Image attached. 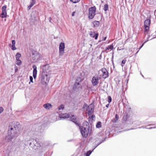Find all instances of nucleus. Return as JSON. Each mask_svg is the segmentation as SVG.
<instances>
[{"instance_id":"10","label":"nucleus","mask_w":156,"mask_h":156,"mask_svg":"<svg viewBox=\"0 0 156 156\" xmlns=\"http://www.w3.org/2000/svg\"><path fill=\"white\" fill-rule=\"evenodd\" d=\"M81 89V86L80 85V83L76 80L73 86V90L74 91L77 92L80 90Z\"/></svg>"},{"instance_id":"30","label":"nucleus","mask_w":156,"mask_h":156,"mask_svg":"<svg viewBox=\"0 0 156 156\" xmlns=\"http://www.w3.org/2000/svg\"><path fill=\"white\" fill-rule=\"evenodd\" d=\"M70 1L73 3H76L78 2L80 0H70Z\"/></svg>"},{"instance_id":"5","label":"nucleus","mask_w":156,"mask_h":156,"mask_svg":"<svg viewBox=\"0 0 156 156\" xmlns=\"http://www.w3.org/2000/svg\"><path fill=\"white\" fill-rule=\"evenodd\" d=\"M83 108L84 110L86 109L87 111L88 115L90 116L94 112V107L92 105H90L88 106L87 104H84Z\"/></svg>"},{"instance_id":"14","label":"nucleus","mask_w":156,"mask_h":156,"mask_svg":"<svg viewBox=\"0 0 156 156\" xmlns=\"http://www.w3.org/2000/svg\"><path fill=\"white\" fill-rule=\"evenodd\" d=\"M32 67L33 69V76L34 79H35L37 77V67L36 66L34 65Z\"/></svg>"},{"instance_id":"6","label":"nucleus","mask_w":156,"mask_h":156,"mask_svg":"<svg viewBox=\"0 0 156 156\" xmlns=\"http://www.w3.org/2000/svg\"><path fill=\"white\" fill-rule=\"evenodd\" d=\"M98 73L99 78L102 77L103 78L105 79L108 76V73L105 68H102L101 70L99 71Z\"/></svg>"},{"instance_id":"40","label":"nucleus","mask_w":156,"mask_h":156,"mask_svg":"<svg viewBox=\"0 0 156 156\" xmlns=\"http://www.w3.org/2000/svg\"><path fill=\"white\" fill-rule=\"evenodd\" d=\"M129 111L130 112V109H131V108H129Z\"/></svg>"},{"instance_id":"34","label":"nucleus","mask_w":156,"mask_h":156,"mask_svg":"<svg viewBox=\"0 0 156 156\" xmlns=\"http://www.w3.org/2000/svg\"><path fill=\"white\" fill-rule=\"evenodd\" d=\"M123 119L124 120H125V121L127 119V117L126 116V115L124 116L123 117Z\"/></svg>"},{"instance_id":"36","label":"nucleus","mask_w":156,"mask_h":156,"mask_svg":"<svg viewBox=\"0 0 156 156\" xmlns=\"http://www.w3.org/2000/svg\"><path fill=\"white\" fill-rule=\"evenodd\" d=\"M146 42V41H145L143 44H142V45L140 47V48H141L144 45V44Z\"/></svg>"},{"instance_id":"8","label":"nucleus","mask_w":156,"mask_h":156,"mask_svg":"<svg viewBox=\"0 0 156 156\" xmlns=\"http://www.w3.org/2000/svg\"><path fill=\"white\" fill-rule=\"evenodd\" d=\"M96 8L95 6H93L89 9V18L90 19H92L95 15Z\"/></svg>"},{"instance_id":"24","label":"nucleus","mask_w":156,"mask_h":156,"mask_svg":"<svg viewBox=\"0 0 156 156\" xmlns=\"http://www.w3.org/2000/svg\"><path fill=\"white\" fill-rule=\"evenodd\" d=\"M93 24L94 27L98 26L99 24V22L98 21H94L93 22Z\"/></svg>"},{"instance_id":"35","label":"nucleus","mask_w":156,"mask_h":156,"mask_svg":"<svg viewBox=\"0 0 156 156\" xmlns=\"http://www.w3.org/2000/svg\"><path fill=\"white\" fill-rule=\"evenodd\" d=\"M18 71V69L17 67H15V72H16Z\"/></svg>"},{"instance_id":"12","label":"nucleus","mask_w":156,"mask_h":156,"mask_svg":"<svg viewBox=\"0 0 156 156\" xmlns=\"http://www.w3.org/2000/svg\"><path fill=\"white\" fill-rule=\"evenodd\" d=\"M65 48V44L63 42L60 43L59 47V54L61 55H62L64 53Z\"/></svg>"},{"instance_id":"33","label":"nucleus","mask_w":156,"mask_h":156,"mask_svg":"<svg viewBox=\"0 0 156 156\" xmlns=\"http://www.w3.org/2000/svg\"><path fill=\"white\" fill-rule=\"evenodd\" d=\"M3 111V108L2 107H0V114Z\"/></svg>"},{"instance_id":"4","label":"nucleus","mask_w":156,"mask_h":156,"mask_svg":"<svg viewBox=\"0 0 156 156\" xmlns=\"http://www.w3.org/2000/svg\"><path fill=\"white\" fill-rule=\"evenodd\" d=\"M42 58V55L37 51L32 53V60L33 62H36L41 59Z\"/></svg>"},{"instance_id":"22","label":"nucleus","mask_w":156,"mask_h":156,"mask_svg":"<svg viewBox=\"0 0 156 156\" xmlns=\"http://www.w3.org/2000/svg\"><path fill=\"white\" fill-rule=\"evenodd\" d=\"M21 55L19 52H17L16 55V60L20 59V58L21 57Z\"/></svg>"},{"instance_id":"42","label":"nucleus","mask_w":156,"mask_h":156,"mask_svg":"<svg viewBox=\"0 0 156 156\" xmlns=\"http://www.w3.org/2000/svg\"><path fill=\"white\" fill-rule=\"evenodd\" d=\"M9 46H11V44H9Z\"/></svg>"},{"instance_id":"43","label":"nucleus","mask_w":156,"mask_h":156,"mask_svg":"<svg viewBox=\"0 0 156 156\" xmlns=\"http://www.w3.org/2000/svg\"><path fill=\"white\" fill-rule=\"evenodd\" d=\"M30 144H31V143H30Z\"/></svg>"},{"instance_id":"11","label":"nucleus","mask_w":156,"mask_h":156,"mask_svg":"<svg viewBox=\"0 0 156 156\" xmlns=\"http://www.w3.org/2000/svg\"><path fill=\"white\" fill-rule=\"evenodd\" d=\"M101 78H99L98 75L97 76H94L92 79L91 83L92 85L93 86H95L97 85L99 82V79H100Z\"/></svg>"},{"instance_id":"39","label":"nucleus","mask_w":156,"mask_h":156,"mask_svg":"<svg viewBox=\"0 0 156 156\" xmlns=\"http://www.w3.org/2000/svg\"><path fill=\"white\" fill-rule=\"evenodd\" d=\"M74 16V12H73L72 13V16Z\"/></svg>"},{"instance_id":"20","label":"nucleus","mask_w":156,"mask_h":156,"mask_svg":"<svg viewBox=\"0 0 156 156\" xmlns=\"http://www.w3.org/2000/svg\"><path fill=\"white\" fill-rule=\"evenodd\" d=\"M113 49V44H111L110 45L108 46L105 48V50H112Z\"/></svg>"},{"instance_id":"29","label":"nucleus","mask_w":156,"mask_h":156,"mask_svg":"<svg viewBox=\"0 0 156 156\" xmlns=\"http://www.w3.org/2000/svg\"><path fill=\"white\" fill-rule=\"evenodd\" d=\"M92 151H89L87 152L86 156H89L91 153Z\"/></svg>"},{"instance_id":"1","label":"nucleus","mask_w":156,"mask_h":156,"mask_svg":"<svg viewBox=\"0 0 156 156\" xmlns=\"http://www.w3.org/2000/svg\"><path fill=\"white\" fill-rule=\"evenodd\" d=\"M20 126L19 123L17 122L9 126L8 135L6 136L5 138L7 142H9L12 139L16 138L18 136Z\"/></svg>"},{"instance_id":"17","label":"nucleus","mask_w":156,"mask_h":156,"mask_svg":"<svg viewBox=\"0 0 156 156\" xmlns=\"http://www.w3.org/2000/svg\"><path fill=\"white\" fill-rule=\"evenodd\" d=\"M12 44L11 46V48L12 50L14 51L16 50L17 48L15 47L16 42L14 40H12Z\"/></svg>"},{"instance_id":"28","label":"nucleus","mask_w":156,"mask_h":156,"mask_svg":"<svg viewBox=\"0 0 156 156\" xmlns=\"http://www.w3.org/2000/svg\"><path fill=\"white\" fill-rule=\"evenodd\" d=\"M126 60L125 59H123L122 61V64H121V66H123V65L122 64H125L126 63Z\"/></svg>"},{"instance_id":"37","label":"nucleus","mask_w":156,"mask_h":156,"mask_svg":"<svg viewBox=\"0 0 156 156\" xmlns=\"http://www.w3.org/2000/svg\"><path fill=\"white\" fill-rule=\"evenodd\" d=\"M91 117H92V119H93V118H95V116L94 115H92L91 116Z\"/></svg>"},{"instance_id":"15","label":"nucleus","mask_w":156,"mask_h":156,"mask_svg":"<svg viewBox=\"0 0 156 156\" xmlns=\"http://www.w3.org/2000/svg\"><path fill=\"white\" fill-rule=\"evenodd\" d=\"M43 107L47 110H49L52 107L51 104L49 103H47L43 105Z\"/></svg>"},{"instance_id":"32","label":"nucleus","mask_w":156,"mask_h":156,"mask_svg":"<svg viewBox=\"0 0 156 156\" xmlns=\"http://www.w3.org/2000/svg\"><path fill=\"white\" fill-rule=\"evenodd\" d=\"M30 82L33 83V78L32 76H30Z\"/></svg>"},{"instance_id":"9","label":"nucleus","mask_w":156,"mask_h":156,"mask_svg":"<svg viewBox=\"0 0 156 156\" xmlns=\"http://www.w3.org/2000/svg\"><path fill=\"white\" fill-rule=\"evenodd\" d=\"M50 76L49 74L43 73L42 76L41 81L43 84H46L49 80Z\"/></svg>"},{"instance_id":"16","label":"nucleus","mask_w":156,"mask_h":156,"mask_svg":"<svg viewBox=\"0 0 156 156\" xmlns=\"http://www.w3.org/2000/svg\"><path fill=\"white\" fill-rule=\"evenodd\" d=\"M90 36L91 37L94 38L96 40L98 37V34H95L94 32H91L90 34Z\"/></svg>"},{"instance_id":"41","label":"nucleus","mask_w":156,"mask_h":156,"mask_svg":"<svg viewBox=\"0 0 156 156\" xmlns=\"http://www.w3.org/2000/svg\"><path fill=\"white\" fill-rule=\"evenodd\" d=\"M108 105H109L108 104L107 105H106V106L107 107H108Z\"/></svg>"},{"instance_id":"7","label":"nucleus","mask_w":156,"mask_h":156,"mask_svg":"<svg viewBox=\"0 0 156 156\" xmlns=\"http://www.w3.org/2000/svg\"><path fill=\"white\" fill-rule=\"evenodd\" d=\"M151 24V20L149 19L146 20L144 22V33L148 34Z\"/></svg>"},{"instance_id":"38","label":"nucleus","mask_w":156,"mask_h":156,"mask_svg":"<svg viewBox=\"0 0 156 156\" xmlns=\"http://www.w3.org/2000/svg\"><path fill=\"white\" fill-rule=\"evenodd\" d=\"M106 39V37H105L104 38L103 40L105 41Z\"/></svg>"},{"instance_id":"23","label":"nucleus","mask_w":156,"mask_h":156,"mask_svg":"<svg viewBox=\"0 0 156 156\" xmlns=\"http://www.w3.org/2000/svg\"><path fill=\"white\" fill-rule=\"evenodd\" d=\"M104 10L106 11L108 9V5L107 4H105L104 5L103 8Z\"/></svg>"},{"instance_id":"19","label":"nucleus","mask_w":156,"mask_h":156,"mask_svg":"<svg viewBox=\"0 0 156 156\" xmlns=\"http://www.w3.org/2000/svg\"><path fill=\"white\" fill-rule=\"evenodd\" d=\"M35 142L36 143L34 144V147L35 149H37L41 147V144L39 142H37L35 140Z\"/></svg>"},{"instance_id":"27","label":"nucleus","mask_w":156,"mask_h":156,"mask_svg":"<svg viewBox=\"0 0 156 156\" xmlns=\"http://www.w3.org/2000/svg\"><path fill=\"white\" fill-rule=\"evenodd\" d=\"M16 64L18 65H20L21 64V61L20 60H16Z\"/></svg>"},{"instance_id":"3","label":"nucleus","mask_w":156,"mask_h":156,"mask_svg":"<svg viewBox=\"0 0 156 156\" xmlns=\"http://www.w3.org/2000/svg\"><path fill=\"white\" fill-rule=\"evenodd\" d=\"M59 117L61 119L69 118L72 122L77 124V120L76 117L73 115H69L66 113L63 114L59 115Z\"/></svg>"},{"instance_id":"18","label":"nucleus","mask_w":156,"mask_h":156,"mask_svg":"<svg viewBox=\"0 0 156 156\" xmlns=\"http://www.w3.org/2000/svg\"><path fill=\"white\" fill-rule=\"evenodd\" d=\"M36 1L35 0H32L30 2V5L28 6L27 8L28 9L30 10L31 7H32L35 3Z\"/></svg>"},{"instance_id":"31","label":"nucleus","mask_w":156,"mask_h":156,"mask_svg":"<svg viewBox=\"0 0 156 156\" xmlns=\"http://www.w3.org/2000/svg\"><path fill=\"white\" fill-rule=\"evenodd\" d=\"M112 101V98L110 96L108 97V101L109 103H110Z\"/></svg>"},{"instance_id":"26","label":"nucleus","mask_w":156,"mask_h":156,"mask_svg":"<svg viewBox=\"0 0 156 156\" xmlns=\"http://www.w3.org/2000/svg\"><path fill=\"white\" fill-rule=\"evenodd\" d=\"M101 122H98L97 123V124L96 125V127L97 128H100L101 127Z\"/></svg>"},{"instance_id":"13","label":"nucleus","mask_w":156,"mask_h":156,"mask_svg":"<svg viewBox=\"0 0 156 156\" xmlns=\"http://www.w3.org/2000/svg\"><path fill=\"white\" fill-rule=\"evenodd\" d=\"M6 6H4L2 7V12L1 15V17L2 18H5L6 16Z\"/></svg>"},{"instance_id":"2","label":"nucleus","mask_w":156,"mask_h":156,"mask_svg":"<svg viewBox=\"0 0 156 156\" xmlns=\"http://www.w3.org/2000/svg\"><path fill=\"white\" fill-rule=\"evenodd\" d=\"M80 129L81 134L83 136L86 137L90 132V126L88 122H84L82 126L80 127Z\"/></svg>"},{"instance_id":"21","label":"nucleus","mask_w":156,"mask_h":156,"mask_svg":"<svg viewBox=\"0 0 156 156\" xmlns=\"http://www.w3.org/2000/svg\"><path fill=\"white\" fill-rule=\"evenodd\" d=\"M118 119H119L118 116V115L117 114H116L115 118L114 119H113L112 120V121L114 123L116 122H117V121L118 120Z\"/></svg>"},{"instance_id":"25","label":"nucleus","mask_w":156,"mask_h":156,"mask_svg":"<svg viewBox=\"0 0 156 156\" xmlns=\"http://www.w3.org/2000/svg\"><path fill=\"white\" fill-rule=\"evenodd\" d=\"M64 108V106L63 105H61L58 107V109L60 111V112L61 110H63Z\"/></svg>"}]
</instances>
